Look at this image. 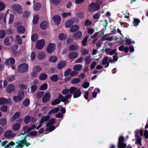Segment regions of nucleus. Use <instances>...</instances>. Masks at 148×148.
<instances>
[{
    "mask_svg": "<svg viewBox=\"0 0 148 148\" xmlns=\"http://www.w3.org/2000/svg\"><path fill=\"white\" fill-rule=\"evenodd\" d=\"M29 138V135H26L23 138L22 140H18L16 141V143L17 145L14 147V146L15 145V143L12 142L7 144L8 142L5 141L2 142L1 143V144L5 147H10V148H22L25 145L27 146H28L30 145L29 143H27V141L26 138Z\"/></svg>",
    "mask_w": 148,
    "mask_h": 148,
    "instance_id": "1",
    "label": "nucleus"
},
{
    "mask_svg": "<svg viewBox=\"0 0 148 148\" xmlns=\"http://www.w3.org/2000/svg\"><path fill=\"white\" fill-rule=\"evenodd\" d=\"M72 94H73L74 98H77L80 97L82 93L80 89H77L75 87H72L70 88V93L64 97L61 95H59V98L62 102L66 103L69 102L68 99L72 97Z\"/></svg>",
    "mask_w": 148,
    "mask_h": 148,
    "instance_id": "2",
    "label": "nucleus"
},
{
    "mask_svg": "<svg viewBox=\"0 0 148 148\" xmlns=\"http://www.w3.org/2000/svg\"><path fill=\"white\" fill-rule=\"evenodd\" d=\"M12 10L18 14H21L23 12V9L22 6L18 4H15L11 6Z\"/></svg>",
    "mask_w": 148,
    "mask_h": 148,
    "instance_id": "3",
    "label": "nucleus"
},
{
    "mask_svg": "<svg viewBox=\"0 0 148 148\" xmlns=\"http://www.w3.org/2000/svg\"><path fill=\"white\" fill-rule=\"evenodd\" d=\"M100 8V5L97 3H90L88 6L89 12H93L98 10Z\"/></svg>",
    "mask_w": 148,
    "mask_h": 148,
    "instance_id": "4",
    "label": "nucleus"
},
{
    "mask_svg": "<svg viewBox=\"0 0 148 148\" xmlns=\"http://www.w3.org/2000/svg\"><path fill=\"white\" fill-rule=\"evenodd\" d=\"M28 65L25 63L21 64L18 67V71L21 73L25 72L28 70Z\"/></svg>",
    "mask_w": 148,
    "mask_h": 148,
    "instance_id": "5",
    "label": "nucleus"
},
{
    "mask_svg": "<svg viewBox=\"0 0 148 148\" xmlns=\"http://www.w3.org/2000/svg\"><path fill=\"white\" fill-rule=\"evenodd\" d=\"M45 42L44 40L42 39L38 41L36 44V48L38 49H42L45 45Z\"/></svg>",
    "mask_w": 148,
    "mask_h": 148,
    "instance_id": "6",
    "label": "nucleus"
},
{
    "mask_svg": "<svg viewBox=\"0 0 148 148\" xmlns=\"http://www.w3.org/2000/svg\"><path fill=\"white\" fill-rule=\"evenodd\" d=\"M22 119H19L17 121L18 123L14 124L12 126V129L15 131H17L20 129L21 125L20 124L22 121Z\"/></svg>",
    "mask_w": 148,
    "mask_h": 148,
    "instance_id": "7",
    "label": "nucleus"
},
{
    "mask_svg": "<svg viewBox=\"0 0 148 148\" xmlns=\"http://www.w3.org/2000/svg\"><path fill=\"white\" fill-rule=\"evenodd\" d=\"M135 137H136V144H139L141 145V138L140 137L138 136L139 130L137 129L135 131Z\"/></svg>",
    "mask_w": 148,
    "mask_h": 148,
    "instance_id": "8",
    "label": "nucleus"
},
{
    "mask_svg": "<svg viewBox=\"0 0 148 148\" xmlns=\"http://www.w3.org/2000/svg\"><path fill=\"white\" fill-rule=\"evenodd\" d=\"M56 46L53 43H51L48 45L47 48V51L49 53H51L55 49Z\"/></svg>",
    "mask_w": 148,
    "mask_h": 148,
    "instance_id": "9",
    "label": "nucleus"
},
{
    "mask_svg": "<svg viewBox=\"0 0 148 148\" xmlns=\"http://www.w3.org/2000/svg\"><path fill=\"white\" fill-rule=\"evenodd\" d=\"M6 17H7L8 18L9 20V24L11 23L13 21L14 19V16L13 14H10L9 15H7L5 14L3 17V21L4 22L6 23Z\"/></svg>",
    "mask_w": 148,
    "mask_h": 148,
    "instance_id": "10",
    "label": "nucleus"
},
{
    "mask_svg": "<svg viewBox=\"0 0 148 148\" xmlns=\"http://www.w3.org/2000/svg\"><path fill=\"white\" fill-rule=\"evenodd\" d=\"M51 95L49 92H47L43 97L42 101L43 103L48 102L50 99Z\"/></svg>",
    "mask_w": 148,
    "mask_h": 148,
    "instance_id": "11",
    "label": "nucleus"
},
{
    "mask_svg": "<svg viewBox=\"0 0 148 148\" xmlns=\"http://www.w3.org/2000/svg\"><path fill=\"white\" fill-rule=\"evenodd\" d=\"M13 38L12 36H10L6 38L4 41V43L5 45L9 46L12 42Z\"/></svg>",
    "mask_w": 148,
    "mask_h": 148,
    "instance_id": "12",
    "label": "nucleus"
},
{
    "mask_svg": "<svg viewBox=\"0 0 148 148\" xmlns=\"http://www.w3.org/2000/svg\"><path fill=\"white\" fill-rule=\"evenodd\" d=\"M52 20L53 22L56 24H59L61 21V18L60 16L58 15H56L54 16L52 18Z\"/></svg>",
    "mask_w": 148,
    "mask_h": 148,
    "instance_id": "13",
    "label": "nucleus"
},
{
    "mask_svg": "<svg viewBox=\"0 0 148 148\" xmlns=\"http://www.w3.org/2000/svg\"><path fill=\"white\" fill-rule=\"evenodd\" d=\"M82 36V33L81 31H78L73 34V38L77 40L80 38Z\"/></svg>",
    "mask_w": 148,
    "mask_h": 148,
    "instance_id": "14",
    "label": "nucleus"
},
{
    "mask_svg": "<svg viewBox=\"0 0 148 148\" xmlns=\"http://www.w3.org/2000/svg\"><path fill=\"white\" fill-rule=\"evenodd\" d=\"M15 62L14 59L13 58H10L7 59L5 62V64L7 65H12L14 64Z\"/></svg>",
    "mask_w": 148,
    "mask_h": 148,
    "instance_id": "15",
    "label": "nucleus"
},
{
    "mask_svg": "<svg viewBox=\"0 0 148 148\" xmlns=\"http://www.w3.org/2000/svg\"><path fill=\"white\" fill-rule=\"evenodd\" d=\"M11 100L10 98L6 99L5 98L2 97L0 98V105H3L7 103L8 101Z\"/></svg>",
    "mask_w": 148,
    "mask_h": 148,
    "instance_id": "16",
    "label": "nucleus"
},
{
    "mask_svg": "<svg viewBox=\"0 0 148 148\" xmlns=\"http://www.w3.org/2000/svg\"><path fill=\"white\" fill-rule=\"evenodd\" d=\"M78 55V53L76 52H71L69 54V58L71 59H73L77 58Z\"/></svg>",
    "mask_w": 148,
    "mask_h": 148,
    "instance_id": "17",
    "label": "nucleus"
},
{
    "mask_svg": "<svg viewBox=\"0 0 148 148\" xmlns=\"http://www.w3.org/2000/svg\"><path fill=\"white\" fill-rule=\"evenodd\" d=\"M4 135L5 137L11 138L12 136V131L11 130L7 131L4 133Z\"/></svg>",
    "mask_w": 148,
    "mask_h": 148,
    "instance_id": "18",
    "label": "nucleus"
},
{
    "mask_svg": "<svg viewBox=\"0 0 148 148\" xmlns=\"http://www.w3.org/2000/svg\"><path fill=\"white\" fill-rule=\"evenodd\" d=\"M15 87L12 84L8 85L7 88V91L8 93H11L14 91Z\"/></svg>",
    "mask_w": 148,
    "mask_h": 148,
    "instance_id": "19",
    "label": "nucleus"
},
{
    "mask_svg": "<svg viewBox=\"0 0 148 148\" xmlns=\"http://www.w3.org/2000/svg\"><path fill=\"white\" fill-rule=\"evenodd\" d=\"M100 34L101 33H99V32H98L95 33L94 35L91 36V38L94 39V40L92 41L93 43H95L97 41L99 36V34Z\"/></svg>",
    "mask_w": 148,
    "mask_h": 148,
    "instance_id": "20",
    "label": "nucleus"
},
{
    "mask_svg": "<svg viewBox=\"0 0 148 148\" xmlns=\"http://www.w3.org/2000/svg\"><path fill=\"white\" fill-rule=\"evenodd\" d=\"M48 27V23L46 21L42 22L40 24V27L42 29H46Z\"/></svg>",
    "mask_w": 148,
    "mask_h": 148,
    "instance_id": "21",
    "label": "nucleus"
},
{
    "mask_svg": "<svg viewBox=\"0 0 148 148\" xmlns=\"http://www.w3.org/2000/svg\"><path fill=\"white\" fill-rule=\"evenodd\" d=\"M20 116V113L19 112H16L12 117L10 119V121L12 122H14L15 120L18 118Z\"/></svg>",
    "mask_w": 148,
    "mask_h": 148,
    "instance_id": "22",
    "label": "nucleus"
},
{
    "mask_svg": "<svg viewBox=\"0 0 148 148\" xmlns=\"http://www.w3.org/2000/svg\"><path fill=\"white\" fill-rule=\"evenodd\" d=\"M79 26L77 25H75L72 27L70 29V31L73 32L78 31L79 29Z\"/></svg>",
    "mask_w": 148,
    "mask_h": 148,
    "instance_id": "23",
    "label": "nucleus"
},
{
    "mask_svg": "<svg viewBox=\"0 0 148 148\" xmlns=\"http://www.w3.org/2000/svg\"><path fill=\"white\" fill-rule=\"evenodd\" d=\"M25 30V28L24 26H20L18 28L17 31L19 34H23L24 33Z\"/></svg>",
    "mask_w": 148,
    "mask_h": 148,
    "instance_id": "24",
    "label": "nucleus"
},
{
    "mask_svg": "<svg viewBox=\"0 0 148 148\" xmlns=\"http://www.w3.org/2000/svg\"><path fill=\"white\" fill-rule=\"evenodd\" d=\"M41 5L39 3H37L35 4L33 6V8L35 11H38L40 10Z\"/></svg>",
    "mask_w": 148,
    "mask_h": 148,
    "instance_id": "25",
    "label": "nucleus"
},
{
    "mask_svg": "<svg viewBox=\"0 0 148 148\" xmlns=\"http://www.w3.org/2000/svg\"><path fill=\"white\" fill-rule=\"evenodd\" d=\"M66 64V62L65 61L61 62L58 64V68L59 69H62L65 66Z\"/></svg>",
    "mask_w": 148,
    "mask_h": 148,
    "instance_id": "26",
    "label": "nucleus"
},
{
    "mask_svg": "<svg viewBox=\"0 0 148 148\" xmlns=\"http://www.w3.org/2000/svg\"><path fill=\"white\" fill-rule=\"evenodd\" d=\"M78 48V46L77 45H71L69 46L68 48L71 51H74L77 50Z\"/></svg>",
    "mask_w": 148,
    "mask_h": 148,
    "instance_id": "27",
    "label": "nucleus"
},
{
    "mask_svg": "<svg viewBox=\"0 0 148 148\" xmlns=\"http://www.w3.org/2000/svg\"><path fill=\"white\" fill-rule=\"evenodd\" d=\"M45 53L43 52H40L38 53L37 57L38 59L42 60L45 58Z\"/></svg>",
    "mask_w": 148,
    "mask_h": 148,
    "instance_id": "28",
    "label": "nucleus"
},
{
    "mask_svg": "<svg viewBox=\"0 0 148 148\" xmlns=\"http://www.w3.org/2000/svg\"><path fill=\"white\" fill-rule=\"evenodd\" d=\"M73 22L72 20L67 21L65 24V26L66 27H69L73 24Z\"/></svg>",
    "mask_w": 148,
    "mask_h": 148,
    "instance_id": "29",
    "label": "nucleus"
},
{
    "mask_svg": "<svg viewBox=\"0 0 148 148\" xmlns=\"http://www.w3.org/2000/svg\"><path fill=\"white\" fill-rule=\"evenodd\" d=\"M49 118L50 116H42L41 117L40 123L42 124L44 122L47 121Z\"/></svg>",
    "mask_w": 148,
    "mask_h": 148,
    "instance_id": "30",
    "label": "nucleus"
},
{
    "mask_svg": "<svg viewBox=\"0 0 148 148\" xmlns=\"http://www.w3.org/2000/svg\"><path fill=\"white\" fill-rule=\"evenodd\" d=\"M60 110V108L58 107L55 108L54 109L51 110L48 112V114L50 115L52 114H55L58 112Z\"/></svg>",
    "mask_w": 148,
    "mask_h": 148,
    "instance_id": "31",
    "label": "nucleus"
},
{
    "mask_svg": "<svg viewBox=\"0 0 148 148\" xmlns=\"http://www.w3.org/2000/svg\"><path fill=\"white\" fill-rule=\"evenodd\" d=\"M17 95L23 99L24 96V92L23 90H19L18 91Z\"/></svg>",
    "mask_w": 148,
    "mask_h": 148,
    "instance_id": "32",
    "label": "nucleus"
},
{
    "mask_svg": "<svg viewBox=\"0 0 148 148\" xmlns=\"http://www.w3.org/2000/svg\"><path fill=\"white\" fill-rule=\"evenodd\" d=\"M82 66L81 64L75 65L73 67V69L74 70L79 71L82 69Z\"/></svg>",
    "mask_w": 148,
    "mask_h": 148,
    "instance_id": "33",
    "label": "nucleus"
},
{
    "mask_svg": "<svg viewBox=\"0 0 148 148\" xmlns=\"http://www.w3.org/2000/svg\"><path fill=\"white\" fill-rule=\"evenodd\" d=\"M16 41L17 43L19 45H21L22 43V39L19 35H17L15 37Z\"/></svg>",
    "mask_w": 148,
    "mask_h": 148,
    "instance_id": "34",
    "label": "nucleus"
},
{
    "mask_svg": "<svg viewBox=\"0 0 148 148\" xmlns=\"http://www.w3.org/2000/svg\"><path fill=\"white\" fill-rule=\"evenodd\" d=\"M50 79L53 82H56L58 80L59 78L57 75H54L50 77Z\"/></svg>",
    "mask_w": 148,
    "mask_h": 148,
    "instance_id": "35",
    "label": "nucleus"
},
{
    "mask_svg": "<svg viewBox=\"0 0 148 148\" xmlns=\"http://www.w3.org/2000/svg\"><path fill=\"white\" fill-rule=\"evenodd\" d=\"M55 123V119L54 118L51 119L47 123V126L49 127Z\"/></svg>",
    "mask_w": 148,
    "mask_h": 148,
    "instance_id": "36",
    "label": "nucleus"
},
{
    "mask_svg": "<svg viewBox=\"0 0 148 148\" xmlns=\"http://www.w3.org/2000/svg\"><path fill=\"white\" fill-rule=\"evenodd\" d=\"M66 37V35L65 34L63 33L60 34L58 36L59 39L62 40H65Z\"/></svg>",
    "mask_w": 148,
    "mask_h": 148,
    "instance_id": "37",
    "label": "nucleus"
},
{
    "mask_svg": "<svg viewBox=\"0 0 148 148\" xmlns=\"http://www.w3.org/2000/svg\"><path fill=\"white\" fill-rule=\"evenodd\" d=\"M30 119V117L29 115L26 116L23 119V121L25 124H28Z\"/></svg>",
    "mask_w": 148,
    "mask_h": 148,
    "instance_id": "38",
    "label": "nucleus"
},
{
    "mask_svg": "<svg viewBox=\"0 0 148 148\" xmlns=\"http://www.w3.org/2000/svg\"><path fill=\"white\" fill-rule=\"evenodd\" d=\"M13 99L15 101L18 103L20 102L21 101L23 100V99H22L21 98H20L18 95L14 96L13 97Z\"/></svg>",
    "mask_w": 148,
    "mask_h": 148,
    "instance_id": "39",
    "label": "nucleus"
},
{
    "mask_svg": "<svg viewBox=\"0 0 148 148\" xmlns=\"http://www.w3.org/2000/svg\"><path fill=\"white\" fill-rule=\"evenodd\" d=\"M134 21L133 23L134 25V26H137L140 22V21L139 19L137 18H134Z\"/></svg>",
    "mask_w": 148,
    "mask_h": 148,
    "instance_id": "40",
    "label": "nucleus"
},
{
    "mask_svg": "<svg viewBox=\"0 0 148 148\" xmlns=\"http://www.w3.org/2000/svg\"><path fill=\"white\" fill-rule=\"evenodd\" d=\"M80 79L79 78H75L73 79L71 81L72 84H75L79 83L80 82Z\"/></svg>",
    "mask_w": 148,
    "mask_h": 148,
    "instance_id": "41",
    "label": "nucleus"
},
{
    "mask_svg": "<svg viewBox=\"0 0 148 148\" xmlns=\"http://www.w3.org/2000/svg\"><path fill=\"white\" fill-rule=\"evenodd\" d=\"M60 101H62L58 97V99H56L54 100L51 103L52 105H55L59 103Z\"/></svg>",
    "mask_w": 148,
    "mask_h": 148,
    "instance_id": "42",
    "label": "nucleus"
},
{
    "mask_svg": "<svg viewBox=\"0 0 148 148\" xmlns=\"http://www.w3.org/2000/svg\"><path fill=\"white\" fill-rule=\"evenodd\" d=\"M38 38V36L37 34H34L31 36L32 40L33 42H35L37 40Z\"/></svg>",
    "mask_w": 148,
    "mask_h": 148,
    "instance_id": "43",
    "label": "nucleus"
},
{
    "mask_svg": "<svg viewBox=\"0 0 148 148\" xmlns=\"http://www.w3.org/2000/svg\"><path fill=\"white\" fill-rule=\"evenodd\" d=\"M41 69L40 67L39 66H35L33 69V71L38 73L41 71Z\"/></svg>",
    "mask_w": 148,
    "mask_h": 148,
    "instance_id": "44",
    "label": "nucleus"
},
{
    "mask_svg": "<svg viewBox=\"0 0 148 148\" xmlns=\"http://www.w3.org/2000/svg\"><path fill=\"white\" fill-rule=\"evenodd\" d=\"M2 82V80L0 81V88L1 89L5 87L7 84V82L6 80L4 81L3 85H1Z\"/></svg>",
    "mask_w": 148,
    "mask_h": 148,
    "instance_id": "45",
    "label": "nucleus"
},
{
    "mask_svg": "<svg viewBox=\"0 0 148 148\" xmlns=\"http://www.w3.org/2000/svg\"><path fill=\"white\" fill-rule=\"evenodd\" d=\"M38 19L39 16L37 15H35L33 18V23L34 24H36L38 23Z\"/></svg>",
    "mask_w": 148,
    "mask_h": 148,
    "instance_id": "46",
    "label": "nucleus"
},
{
    "mask_svg": "<svg viewBox=\"0 0 148 148\" xmlns=\"http://www.w3.org/2000/svg\"><path fill=\"white\" fill-rule=\"evenodd\" d=\"M47 75L44 73L41 74L39 76L40 79L41 80H45L47 78Z\"/></svg>",
    "mask_w": 148,
    "mask_h": 148,
    "instance_id": "47",
    "label": "nucleus"
},
{
    "mask_svg": "<svg viewBox=\"0 0 148 148\" xmlns=\"http://www.w3.org/2000/svg\"><path fill=\"white\" fill-rule=\"evenodd\" d=\"M30 103L29 100L28 98L25 99L23 103V105L25 106H28Z\"/></svg>",
    "mask_w": 148,
    "mask_h": 148,
    "instance_id": "48",
    "label": "nucleus"
},
{
    "mask_svg": "<svg viewBox=\"0 0 148 148\" xmlns=\"http://www.w3.org/2000/svg\"><path fill=\"white\" fill-rule=\"evenodd\" d=\"M110 34H107L105 36H103L102 37V40H106L108 41H110Z\"/></svg>",
    "mask_w": 148,
    "mask_h": 148,
    "instance_id": "49",
    "label": "nucleus"
},
{
    "mask_svg": "<svg viewBox=\"0 0 148 148\" xmlns=\"http://www.w3.org/2000/svg\"><path fill=\"white\" fill-rule=\"evenodd\" d=\"M100 92V90L98 88H96L93 91L92 94L93 97L95 98L97 96V94Z\"/></svg>",
    "mask_w": 148,
    "mask_h": 148,
    "instance_id": "50",
    "label": "nucleus"
},
{
    "mask_svg": "<svg viewBox=\"0 0 148 148\" xmlns=\"http://www.w3.org/2000/svg\"><path fill=\"white\" fill-rule=\"evenodd\" d=\"M7 123V120L5 118H2L0 119V124L3 125H5Z\"/></svg>",
    "mask_w": 148,
    "mask_h": 148,
    "instance_id": "51",
    "label": "nucleus"
},
{
    "mask_svg": "<svg viewBox=\"0 0 148 148\" xmlns=\"http://www.w3.org/2000/svg\"><path fill=\"white\" fill-rule=\"evenodd\" d=\"M57 60V57L55 56H52L50 57L49 60L50 62H56Z\"/></svg>",
    "mask_w": 148,
    "mask_h": 148,
    "instance_id": "52",
    "label": "nucleus"
},
{
    "mask_svg": "<svg viewBox=\"0 0 148 148\" xmlns=\"http://www.w3.org/2000/svg\"><path fill=\"white\" fill-rule=\"evenodd\" d=\"M124 137L122 136L119 137V142L118 144H123L124 143Z\"/></svg>",
    "mask_w": 148,
    "mask_h": 148,
    "instance_id": "53",
    "label": "nucleus"
},
{
    "mask_svg": "<svg viewBox=\"0 0 148 148\" xmlns=\"http://www.w3.org/2000/svg\"><path fill=\"white\" fill-rule=\"evenodd\" d=\"M47 84L45 83L42 85L40 88V89L42 90H45L47 89Z\"/></svg>",
    "mask_w": 148,
    "mask_h": 148,
    "instance_id": "54",
    "label": "nucleus"
},
{
    "mask_svg": "<svg viewBox=\"0 0 148 148\" xmlns=\"http://www.w3.org/2000/svg\"><path fill=\"white\" fill-rule=\"evenodd\" d=\"M7 79L9 82H11L15 80V76L14 75H9Z\"/></svg>",
    "mask_w": 148,
    "mask_h": 148,
    "instance_id": "55",
    "label": "nucleus"
},
{
    "mask_svg": "<svg viewBox=\"0 0 148 148\" xmlns=\"http://www.w3.org/2000/svg\"><path fill=\"white\" fill-rule=\"evenodd\" d=\"M90 56H89L86 57L85 58V60L86 61V63L87 64H90L91 62V59H90Z\"/></svg>",
    "mask_w": 148,
    "mask_h": 148,
    "instance_id": "56",
    "label": "nucleus"
},
{
    "mask_svg": "<svg viewBox=\"0 0 148 148\" xmlns=\"http://www.w3.org/2000/svg\"><path fill=\"white\" fill-rule=\"evenodd\" d=\"M5 32L4 30L0 31V38H3L5 36Z\"/></svg>",
    "mask_w": 148,
    "mask_h": 148,
    "instance_id": "57",
    "label": "nucleus"
},
{
    "mask_svg": "<svg viewBox=\"0 0 148 148\" xmlns=\"http://www.w3.org/2000/svg\"><path fill=\"white\" fill-rule=\"evenodd\" d=\"M0 110L2 112H6L8 110V107L5 105L1 107Z\"/></svg>",
    "mask_w": 148,
    "mask_h": 148,
    "instance_id": "58",
    "label": "nucleus"
},
{
    "mask_svg": "<svg viewBox=\"0 0 148 148\" xmlns=\"http://www.w3.org/2000/svg\"><path fill=\"white\" fill-rule=\"evenodd\" d=\"M88 37V36H86L82 41V45L84 46H86L87 45Z\"/></svg>",
    "mask_w": 148,
    "mask_h": 148,
    "instance_id": "59",
    "label": "nucleus"
},
{
    "mask_svg": "<svg viewBox=\"0 0 148 148\" xmlns=\"http://www.w3.org/2000/svg\"><path fill=\"white\" fill-rule=\"evenodd\" d=\"M44 92L43 91L38 92L36 94V97L38 98H41L44 94Z\"/></svg>",
    "mask_w": 148,
    "mask_h": 148,
    "instance_id": "60",
    "label": "nucleus"
},
{
    "mask_svg": "<svg viewBox=\"0 0 148 148\" xmlns=\"http://www.w3.org/2000/svg\"><path fill=\"white\" fill-rule=\"evenodd\" d=\"M108 58L107 56L104 58L102 61V65H106L108 62Z\"/></svg>",
    "mask_w": 148,
    "mask_h": 148,
    "instance_id": "61",
    "label": "nucleus"
},
{
    "mask_svg": "<svg viewBox=\"0 0 148 148\" xmlns=\"http://www.w3.org/2000/svg\"><path fill=\"white\" fill-rule=\"evenodd\" d=\"M69 92H70V88L69 89L66 88L62 90V93L63 95H66L68 94Z\"/></svg>",
    "mask_w": 148,
    "mask_h": 148,
    "instance_id": "62",
    "label": "nucleus"
},
{
    "mask_svg": "<svg viewBox=\"0 0 148 148\" xmlns=\"http://www.w3.org/2000/svg\"><path fill=\"white\" fill-rule=\"evenodd\" d=\"M71 15V13L70 12H64L62 14V16L63 18H65L68 16H70Z\"/></svg>",
    "mask_w": 148,
    "mask_h": 148,
    "instance_id": "63",
    "label": "nucleus"
},
{
    "mask_svg": "<svg viewBox=\"0 0 148 148\" xmlns=\"http://www.w3.org/2000/svg\"><path fill=\"white\" fill-rule=\"evenodd\" d=\"M118 148H126V145L125 143L118 144Z\"/></svg>",
    "mask_w": 148,
    "mask_h": 148,
    "instance_id": "64",
    "label": "nucleus"
}]
</instances>
